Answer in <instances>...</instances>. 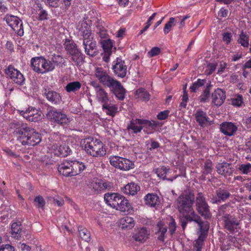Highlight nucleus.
<instances>
[{"label":"nucleus","instance_id":"obj_1","mask_svg":"<svg viewBox=\"0 0 251 251\" xmlns=\"http://www.w3.org/2000/svg\"><path fill=\"white\" fill-rule=\"evenodd\" d=\"M10 127L14 130L17 140L24 146H35L41 141V136L38 132L21 122H11Z\"/></svg>","mask_w":251,"mask_h":251},{"label":"nucleus","instance_id":"obj_2","mask_svg":"<svg viewBox=\"0 0 251 251\" xmlns=\"http://www.w3.org/2000/svg\"><path fill=\"white\" fill-rule=\"evenodd\" d=\"M94 75L99 82L104 86L108 87L119 100H124L126 90L120 82L110 76L108 72L101 67L96 68Z\"/></svg>","mask_w":251,"mask_h":251},{"label":"nucleus","instance_id":"obj_3","mask_svg":"<svg viewBox=\"0 0 251 251\" xmlns=\"http://www.w3.org/2000/svg\"><path fill=\"white\" fill-rule=\"evenodd\" d=\"M106 203L113 208L121 212H130L132 207L128 201L118 193H106L104 195Z\"/></svg>","mask_w":251,"mask_h":251},{"label":"nucleus","instance_id":"obj_4","mask_svg":"<svg viewBox=\"0 0 251 251\" xmlns=\"http://www.w3.org/2000/svg\"><path fill=\"white\" fill-rule=\"evenodd\" d=\"M86 153L93 157H101L106 153L104 145L100 140L93 137L84 139L83 143Z\"/></svg>","mask_w":251,"mask_h":251},{"label":"nucleus","instance_id":"obj_5","mask_svg":"<svg viewBox=\"0 0 251 251\" xmlns=\"http://www.w3.org/2000/svg\"><path fill=\"white\" fill-rule=\"evenodd\" d=\"M31 65L35 72L42 74L52 71L55 69L54 65L51 60H47L42 56L32 58Z\"/></svg>","mask_w":251,"mask_h":251},{"label":"nucleus","instance_id":"obj_6","mask_svg":"<svg viewBox=\"0 0 251 251\" xmlns=\"http://www.w3.org/2000/svg\"><path fill=\"white\" fill-rule=\"evenodd\" d=\"M177 207L179 211L184 214L192 216L195 213L192 208L194 201V197L190 195H181L177 199Z\"/></svg>","mask_w":251,"mask_h":251},{"label":"nucleus","instance_id":"obj_7","mask_svg":"<svg viewBox=\"0 0 251 251\" xmlns=\"http://www.w3.org/2000/svg\"><path fill=\"white\" fill-rule=\"evenodd\" d=\"M64 46L67 53L71 55L72 59L76 65H78L83 60V56L82 52L77 48L76 45L74 41L66 39L64 43Z\"/></svg>","mask_w":251,"mask_h":251},{"label":"nucleus","instance_id":"obj_8","mask_svg":"<svg viewBox=\"0 0 251 251\" xmlns=\"http://www.w3.org/2000/svg\"><path fill=\"white\" fill-rule=\"evenodd\" d=\"M109 161L112 166L121 171H128L135 167L133 161L119 156H111Z\"/></svg>","mask_w":251,"mask_h":251},{"label":"nucleus","instance_id":"obj_9","mask_svg":"<svg viewBox=\"0 0 251 251\" xmlns=\"http://www.w3.org/2000/svg\"><path fill=\"white\" fill-rule=\"evenodd\" d=\"M47 116L50 121L61 125H67L72 120V118L68 117L65 114L55 108L50 109Z\"/></svg>","mask_w":251,"mask_h":251},{"label":"nucleus","instance_id":"obj_10","mask_svg":"<svg viewBox=\"0 0 251 251\" xmlns=\"http://www.w3.org/2000/svg\"><path fill=\"white\" fill-rule=\"evenodd\" d=\"M6 23L18 35H24V28L22 20L17 16L6 15L4 17Z\"/></svg>","mask_w":251,"mask_h":251},{"label":"nucleus","instance_id":"obj_11","mask_svg":"<svg viewBox=\"0 0 251 251\" xmlns=\"http://www.w3.org/2000/svg\"><path fill=\"white\" fill-rule=\"evenodd\" d=\"M82 32L85 51L88 55L92 56L94 53L93 50L96 48V43L92 41L91 30L90 28H87Z\"/></svg>","mask_w":251,"mask_h":251},{"label":"nucleus","instance_id":"obj_12","mask_svg":"<svg viewBox=\"0 0 251 251\" xmlns=\"http://www.w3.org/2000/svg\"><path fill=\"white\" fill-rule=\"evenodd\" d=\"M154 123L146 120L135 119H132L130 121V124L127 126L129 131L131 130L134 133H137L141 132V130L145 126H148L151 128L155 126Z\"/></svg>","mask_w":251,"mask_h":251},{"label":"nucleus","instance_id":"obj_13","mask_svg":"<svg viewBox=\"0 0 251 251\" xmlns=\"http://www.w3.org/2000/svg\"><path fill=\"white\" fill-rule=\"evenodd\" d=\"M196 206L198 212L201 216L206 219L211 217L209 206L202 194L199 193L197 197Z\"/></svg>","mask_w":251,"mask_h":251},{"label":"nucleus","instance_id":"obj_14","mask_svg":"<svg viewBox=\"0 0 251 251\" xmlns=\"http://www.w3.org/2000/svg\"><path fill=\"white\" fill-rule=\"evenodd\" d=\"M18 112L21 115L29 121L37 122L43 117L41 111L31 106L28 107L25 110H18Z\"/></svg>","mask_w":251,"mask_h":251},{"label":"nucleus","instance_id":"obj_15","mask_svg":"<svg viewBox=\"0 0 251 251\" xmlns=\"http://www.w3.org/2000/svg\"><path fill=\"white\" fill-rule=\"evenodd\" d=\"M49 152L54 156L66 157L70 154L71 150L66 145L59 146L57 144L50 145L48 147Z\"/></svg>","mask_w":251,"mask_h":251},{"label":"nucleus","instance_id":"obj_16","mask_svg":"<svg viewBox=\"0 0 251 251\" xmlns=\"http://www.w3.org/2000/svg\"><path fill=\"white\" fill-rule=\"evenodd\" d=\"M5 73L15 83L22 85L25 81V78L23 74L13 66H8L5 70Z\"/></svg>","mask_w":251,"mask_h":251},{"label":"nucleus","instance_id":"obj_17","mask_svg":"<svg viewBox=\"0 0 251 251\" xmlns=\"http://www.w3.org/2000/svg\"><path fill=\"white\" fill-rule=\"evenodd\" d=\"M187 219L190 221H194L198 224L200 227V235L203 237H206L209 228V224L208 222H202L199 216L196 213H193L192 216L187 217Z\"/></svg>","mask_w":251,"mask_h":251},{"label":"nucleus","instance_id":"obj_18","mask_svg":"<svg viewBox=\"0 0 251 251\" xmlns=\"http://www.w3.org/2000/svg\"><path fill=\"white\" fill-rule=\"evenodd\" d=\"M112 69L114 74L118 77H124L127 73V66L121 59L117 58L113 62Z\"/></svg>","mask_w":251,"mask_h":251},{"label":"nucleus","instance_id":"obj_19","mask_svg":"<svg viewBox=\"0 0 251 251\" xmlns=\"http://www.w3.org/2000/svg\"><path fill=\"white\" fill-rule=\"evenodd\" d=\"M237 128L236 124L232 122H225L220 125V131L224 135L228 136L234 135Z\"/></svg>","mask_w":251,"mask_h":251},{"label":"nucleus","instance_id":"obj_20","mask_svg":"<svg viewBox=\"0 0 251 251\" xmlns=\"http://www.w3.org/2000/svg\"><path fill=\"white\" fill-rule=\"evenodd\" d=\"M31 15L33 18L39 21L47 20L49 19L47 11L42 7L40 4H37L33 8Z\"/></svg>","mask_w":251,"mask_h":251},{"label":"nucleus","instance_id":"obj_21","mask_svg":"<svg viewBox=\"0 0 251 251\" xmlns=\"http://www.w3.org/2000/svg\"><path fill=\"white\" fill-rule=\"evenodd\" d=\"M212 103L219 106L221 105L226 99L225 92L220 88L216 89L211 95Z\"/></svg>","mask_w":251,"mask_h":251},{"label":"nucleus","instance_id":"obj_22","mask_svg":"<svg viewBox=\"0 0 251 251\" xmlns=\"http://www.w3.org/2000/svg\"><path fill=\"white\" fill-rule=\"evenodd\" d=\"M150 234V231L146 228L142 227L135 231L133 238L137 242L143 243L148 239Z\"/></svg>","mask_w":251,"mask_h":251},{"label":"nucleus","instance_id":"obj_23","mask_svg":"<svg viewBox=\"0 0 251 251\" xmlns=\"http://www.w3.org/2000/svg\"><path fill=\"white\" fill-rule=\"evenodd\" d=\"M167 226L164 225L163 221L158 222L156 226L155 234L157 235L158 240L164 242L165 238L167 235Z\"/></svg>","mask_w":251,"mask_h":251},{"label":"nucleus","instance_id":"obj_24","mask_svg":"<svg viewBox=\"0 0 251 251\" xmlns=\"http://www.w3.org/2000/svg\"><path fill=\"white\" fill-rule=\"evenodd\" d=\"M47 4L53 7L60 6L63 9H68L71 4L72 0H46Z\"/></svg>","mask_w":251,"mask_h":251},{"label":"nucleus","instance_id":"obj_25","mask_svg":"<svg viewBox=\"0 0 251 251\" xmlns=\"http://www.w3.org/2000/svg\"><path fill=\"white\" fill-rule=\"evenodd\" d=\"M223 221L225 223L226 228L230 232L234 231L239 225L238 220L231 215L229 217H225V219Z\"/></svg>","mask_w":251,"mask_h":251},{"label":"nucleus","instance_id":"obj_26","mask_svg":"<svg viewBox=\"0 0 251 251\" xmlns=\"http://www.w3.org/2000/svg\"><path fill=\"white\" fill-rule=\"evenodd\" d=\"M195 116L196 121L201 126H206L209 123V118L206 113L201 110H197Z\"/></svg>","mask_w":251,"mask_h":251},{"label":"nucleus","instance_id":"obj_27","mask_svg":"<svg viewBox=\"0 0 251 251\" xmlns=\"http://www.w3.org/2000/svg\"><path fill=\"white\" fill-rule=\"evenodd\" d=\"M135 226V222L133 218L125 216L119 221V226L122 229H129L133 228Z\"/></svg>","mask_w":251,"mask_h":251},{"label":"nucleus","instance_id":"obj_28","mask_svg":"<svg viewBox=\"0 0 251 251\" xmlns=\"http://www.w3.org/2000/svg\"><path fill=\"white\" fill-rule=\"evenodd\" d=\"M144 199L145 203L151 207H155L160 203L159 198L156 194H148Z\"/></svg>","mask_w":251,"mask_h":251},{"label":"nucleus","instance_id":"obj_29","mask_svg":"<svg viewBox=\"0 0 251 251\" xmlns=\"http://www.w3.org/2000/svg\"><path fill=\"white\" fill-rule=\"evenodd\" d=\"M22 226L20 222H14L11 225V237L19 240L21 237Z\"/></svg>","mask_w":251,"mask_h":251},{"label":"nucleus","instance_id":"obj_30","mask_svg":"<svg viewBox=\"0 0 251 251\" xmlns=\"http://www.w3.org/2000/svg\"><path fill=\"white\" fill-rule=\"evenodd\" d=\"M140 190V186L135 183L131 182L126 185L123 189V192L126 195H134Z\"/></svg>","mask_w":251,"mask_h":251},{"label":"nucleus","instance_id":"obj_31","mask_svg":"<svg viewBox=\"0 0 251 251\" xmlns=\"http://www.w3.org/2000/svg\"><path fill=\"white\" fill-rule=\"evenodd\" d=\"M73 162L64 161L58 164L57 169L59 173H73Z\"/></svg>","mask_w":251,"mask_h":251},{"label":"nucleus","instance_id":"obj_32","mask_svg":"<svg viewBox=\"0 0 251 251\" xmlns=\"http://www.w3.org/2000/svg\"><path fill=\"white\" fill-rule=\"evenodd\" d=\"M47 100L54 104H58L61 102V97L59 94L53 91H49L45 93Z\"/></svg>","mask_w":251,"mask_h":251},{"label":"nucleus","instance_id":"obj_33","mask_svg":"<svg viewBox=\"0 0 251 251\" xmlns=\"http://www.w3.org/2000/svg\"><path fill=\"white\" fill-rule=\"evenodd\" d=\"M102 180L94 178L89 184L95 192L98 193L102 192Z\"/></svg>","mask_w":251,"mask_h":251},{"label":"nucleus","instance_id":"obj_34","mask_svg":"<svg viewBox=\"0 0 251 251\" xmlns=\"http://www.w3.org/2000/svg\"><path fill=\"white\" fill-rule=\"evenodd\" d=\"M96 98L100 102L106 103L108 101V94L103 88H99L98 91L96 92Z\"/></svg>","mask_w":251,"mask_h":251},{"label":"nucleus","instance_id":"obj_35","mask_svg":"<svg viewBox=\"0 0 251 251\" xmlns=\"http://www.w3.org/2000/svg\"><path fill=\"white\" fill-rule=\"evenodd\" d=\"M81 85L78 81L69 82L65 86V90L68 93H75L81 88Z\"/></svg>","mask_w":251,"mask_h":251},{"label":"nucleus","instance_id":"obj_36","mask_svg":"<svg viewBox=\"0 0 251 251\" xmlns=\"http://www.w3.org/2000/svg\"><path fill=\"white\" fill-rule=\"evenodd\" d=\"M230 207L227 204H224L220 207L218 210V216L221 217L222 220L225 219V217H229Z\"/></svg>","mask_w":251,"mask_h":251},{"label":"nucleus","instance_id":"obj_37","mask_svg":"<svg viewBox=\"0 0 251 251\" xmlns=\"http://www.w3.org/2000/svg\"><path fill=\"white\" fill-rule=\"evenodd\" d=\"M51 61L54 66L56 65L59 67H63L66 65L65 60L60 55L53 54Z\"/></svg>","mask_w":251,"mask_h":251},{"label":"nucleus","instance_id":"obj_38","mask_svg":"<svg viewBox=\"0 0 251 251\" xmlns=\"http://www.w3.org/2000/svg\"><path fill=\"white\" fill-rule=\"evenodd\" d=\"M78 230L79 236L82 239L86 242L90 241V233L86 228L82 226H79L78 227Z\"/></svg>","mask_w":251,"mask_h":251},{"label":"nucleus","instance_id":"obj_39","mask_svg":"<svg viewBox=\"0 0 251 251\" xmlns=\"http://www.w3.org/2000/svg\"><path fill=\"white\" fill-rule=\"evenodd\" d=\"M166 224L169 228L168 234L172 235L175 232L176 228L175 221L172 217H169L166 220Z\"/></svg>","mask_w":251,"mask_h":251},{"label":"nucleus","instance_id":"obj_40","mask_svg":"<svg viewBox=\"0 0 251 251\" xmlns=\"http://www.w3.org/2000/svg\"><path fill=\"white\" fill-rule=\"evenodd\" d=\"M135 95L138 98L145 101H148L150 99L149 93L143 88H139L136 91Z\"/></svg>","mask_w":251,"mask_h":251},{"label":"nucleus","instance_id":"obj_41","mask_svg":"<svg viewBox=\"0 0 251 251\" xmlns=\"http://www.w3.org/2000/svg\"><path fill=\"white\" fill-rule=\"evenodd\" d=\"M102 109L105 110L107 114L114 116L117 112V107L115 105H107L106 103L103 104Z\"/></svg>","mask_w":251,"mask_h":251},{"label":"nucleus","instance_id":"obj_42","mask_svg":"<svg viewBox=\"0 0 251 251\" xmlns=\"http://www.w3.org/2000/svg\"><path fill=\"white\" fill-rule=\"evenodd\" d=\"M248 35L243 32L240 34L238 42L244 47H248L249 45Z\"/></svg>","mask_w":251,"mask_h":251},{"label":"nucleus","instance_id":"obj_43","mask_svg":"<svg viewBox=\"0 0 251 251\" xmlns=\"http://www.w3.org/2000/svg\"><path fill=\"white\" fill-rule=\"evenodd\" d=\"M218 173H230L229 165L226 162L219 163L216 165Z\"/></svg>","mask_w":251,"mask_h":251},{"label":"nucleus","instance_id":"obj_44","mask_svg":"<svg viewBox=\"0 0 251 251\" xmlns=\"http://www.w3.org/2000/svg\"><path fill=\"white\" fill-rule=\"evenodd\" d=\"M176 25L174 17H171L169 21L165 24L163 29L165 34H167L171 30L173 26Z\"/></svg>","mask_w":251,"mask_h":251},{"label":"nucleus","instance_id":"obj_45","mask_svg":"<svg viewBox=\"0 0 251 251\" xmlns=\"http://www.w3.org/2000/svg\"><path fill=\"white\" fill-rule=\"evenodd\" d=\"M190 16L188 15L183 16H177L174 17L176 21V23L179 24V28H182L185 26V21L186 20L190 18Z\"/></svg>","mask_w":251,"mask_h":251},{"label":"nucleus","instance_id":"obj_46","mask_svg":"<svg viewBox=\"0 0 251 251\" xmlns=\"http://www.w3.org/2000/svg\"><path fill=\"white\" fill-rule=\"evenodd\" d=\"M231 101L233 105L240 107L243 103V97L241 95H236L231 99Z\"/></svg>","mask_w":251,"mask_h":251},{"label":"nucleus","instance_id":"obj_47","mask_svg":"<svg viewBox=\"0 0 251 251\" xmlns=\"http://www.w3.org/2000/svg\"><path fill=\"white\" fill-rule=\"evenodd\" d=\"M216 193L219 199L223 201H226L230 196V193L228 191L222 189L218 190Z\"/></svg>","mask_w":251,"mask_h":251},{"label":"nucleus","instance_id":"obj_48","mask_svg":"<svg viewBox=\"0 0 251 251\" xmlns=\"http://www.w3.org/2000/svg\"><path fill=\"white\" fill-rule=\"evenodd\" d=\"M206 83V80L204 79H198L197 81L195 82L190 89L192 91L195 92L200 87L204 85Z\"/></svg>","mask_w":251,"mask_h":251},{"label":"nucleus","instance_id":"obj_49","mask_svg":"<svg viewBox=\"0 0 251 251\" xmlns=\"http://www.w3.org/2000/svg\"><path fill=\"white\" fill-rule=\"evenodd\" d=\"M73 173L76 172L77 170L79 172H81L84 170L86 167L84 164L82 162L78 161H74L73 163Z\"/></svg>","mask_w":251,"mask_h":251},{"label":"nucleus","instance_id":"obj_50","mask_svg":"<svg viewBox=\"0 0 251 251\" xmlns=\"http://www.w3.org/2000/svg\"><path fill=\"white\" fill-rule=\"evenodd\" d=\"M34 205L39 208L43 209L45 205V201L42 196H38L34 199Z\"/></svg>","mask_w":251,"mask_h":251},{"label":"nucleus","instance_id":"obj_51","mask_svg":"<svg viewBox=\"0 0 251 251\" xmlns=\"http://www.w3.org/2000/svg\"><path fill=\"white\" fill-rule=\"evenodd\" d=\"M206 237L199 235L198 239L196 241L194 245V249L196 251H201L203 242Z\"/></svg>","mask_w":251,"mask_h":251},{"label":"nucleus","instance_id":"obj_52","mask_svg":"<svg viewBox=\"0 0 251 251\" xmlns=\"http://www.w3.org/2000/svg\"><path fill=\"white\" fill-rule=\"evenodd\" d=\"M112 43L110 40H107L104 41L102 43V47L105 50V52H107L109 54V52H110V50L112 48Z\"/></svg>","mask_w":251,"mask_h":251},{"label":"nucleus","instance_id":"obj_53","mask_svg":"<svg viewBox=\"0 0 251 251\" xmlns=\"http://www.w3.org/2000/svg\"><path fill=\"white\" fill-rule=\"evenodd\" d=\"M102 192L109 191L113 188V184L109 181L102 180Z\"/></svg>","mask_w":251,"mask_h":251},{"label":"nucleus","instance_id":"obj_54","mask_svg":"<svg viewBox=\"0 0 251 251\" xmlns=\"http://www.w3.org/2000/svg\"><path fill=\"white\" fill-rule=\"evenodd\" d=\"M170 174H157V176L162 178L163 180H167L168 181H172L175 179L178 176H175L173 177L169 176Z\"/></svg>","mask_w":251,"mask_h":251},{"label":"nucleus","instance_id":"obj_55","mask_svg":"<svg viewBox=\"0 0 251 251\" xmlns=\"http://www.w3.org/2000/svg\"><path fill=\"white\" fill-rule=\"evenodd\" d=\"M209 97V90L206 88L201 96V101L205 102L208 101Z\"/></svg>","mask_w":251,"mask_h":251},{"label":"nucleus","instance_id":"obj_56","mask_svg":"<svg viewBox=\"0 0 251 251\" xmlns=\"http://www.w3.org/2000/svg\"><path fill=\"white\" fill-rule=\"evenodd\" d=\"M216 68V65L215 63H210L208 66L205 71L207 75H210L212 74Z\"/></svg>","mask_w":251,"mask_h":251},{"label":"nucleus","instance_id":"obj_57","mask_svg":"<svg viewBox=\"0 0 251 251\" xmlns=\"http://www.w3.org/2000/svg\"><path fill=\"white\" fill-rule=\"evenodd\" d=\"M160 52V49L158 47H153L148 52V56L151 57L158 55Z\"/></svg>","mask_w":251,"mask_h":251},{"label":"nucleus","instance_id":"obj_58","mask_svg":"<svg viewBox=\"0 0 251 251\" xmlns=\"http://www.w3.org/2000/svg\"><path fill=\"white\" fill-rule=\"evenodd\" d=\"M239 169L242 173H250L251 172V164L250 163L242 164L239 167Z\"/></svg>","mask_w":251,"mask_h":251},{"label":"nucleus","instance_id":"obj_59","mask_svg":"<svg viewBox=\"0 0 251 251\" xmlns=\"http://www.w3.org/2000/svg\"><path fill=\"white\" fill-rule=\"evenodd\" d=\"M188 100V96L186 92L184 91L183 95L182 97V101L180 103V106L185 108Z\"/></svg>","mask_w":251,"mask_h":251},{"label":"nucleus","instance_id":"obj_60","mask_svg":"<svg viewBox=\"0 0 251 251\" xmlns=\"http://www.w3.org/2000/svg\"><path fill=\"white\" fill-rule=\"evenodd\" d=\"M169 110H165L159 112L157 115V118L160 120H163L166 119L169 114Z\"/></svg>","mask_w":251,"mask_h":251},{"label":"nucleus","instance_id":"obj_61","mask_svg":"<svg viewBox=\"0 0 251 251\" xmlns=\"http://www.w3.org/2000/svg\"><path fill=\"white\" fill-rule=\"evenodd\" d=\"M232 38V34L229 32H225L223 34V40L226 44L230 42Z\"/></svg>","mask_w":251,"mask_h":251},{"label":"nucleus","instance_id":"obj_62","mask_svg":"<svg viewBox=\"0 0 251 251\" xmlns=\"http://www.w3.org/2000/svg\"><path fill=\"white\" fill-rule=\"evenodd\" d=\"M18 247L21 251H31V250L30 247L25 243H20L18 244Z\"/></svg>","mask_w":251,"mask_h":251},{"label":"nucleus","instance_id":"obj_63","mask_svg":"<svg viewBox=\"0 0 251 251\" xmlns=\"http://www.w3.org/2000/svg\"><path fill=\"white\" fill-rule=\"evenodd\" d=\"M204 168L205 171L207 172H211L212 171V162L209 160H206L205 162Z\"/></svg>","mask_w":251,"mask_h":251},{"label":"nucleus","instance_id":"obj_64","mask_svg":"<svg viewBox=\"0 0 251 251\" xmlns=\"http://www.w3.org/2000/svg\"><path fill=\"white\" fill-rule=\"evenodd\" d=\"M0 251H15L14 248L12 246L7 244L2 245L0 247Z\"/></svg>","mask_w":251,"mask_h":251}]
</instances>
